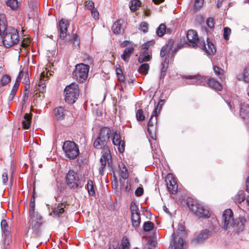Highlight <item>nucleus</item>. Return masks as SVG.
Returning a JSON list of instances; mask_svg holds the SVG:
<instances>
[{
    "instance_id": "f257e3e1",
    "label": "nucleus",
    "mask_w": 249,
    "mask_h": 249,
    "mask_svg": "<svg viewBox=\"0 0 249 249\" xmlns=\"http://www.w3.org/2000/svg\"><path fill=\"white\" fill-rule=\"evenodd\" d=\"M4 34L2 42L7 47H10L18 44L19 41L17 30L11 27H7L6 20L4 14H0V36Z\"/></svg>"
},
{
    "instance_id": "f03ea898",
    "label": "nucleus",
    "mask_w": 249,
    "mask_h": 249,
    "mask_svg": "<svg viewBox=\"0 0 249 249\" xmlns=\"http://www.w3.org/2000/svg\"><path fill=\"white\" fill-rule=\"evenodd\" d=\"M222 219L224 222V228L233 229L235 231H242L245 227L247 220L243 217H240L234 220L233 213L231 209H226L222 215Z\"/></svg>"
},
{
    "instance_id": "7ed1b4c3",
    "label": "nucleus",
    "mask_w": 249,
    "mask_h": 249,
    "mask_svg": "<svg viewBox=\"0 0 249 249\" xmlns=\"http://www.w3.org/2000/svg\"><path fill=\"white\" fill-rule=\"evenodd\" d=\"M107 143L103 142V140L97 138L94 142L93 146L98 149H102L101 152L102 156L100 159L101 165L99 167V172L101 174H103L104 170L107 163L108 166L111 167L112 159L110 154V151L107 145Z\"/></svg>"
},
{
    "instance_id": "20e7f679",
    "label": "nucleus",
    "mask_w": 249,
    "mask_h": 249,
    "mask_svg": "<svg viewBox=\"0 0 249 249\" xmlns=\"http://www.w3.org/2000/svg\"><path fill=\"white\" fill-rule=\"evenodd\" d=\"M184 78L192 80V83L197 85H204L207 82L209 86L216 90H221L222 89V85L213 78H209L206 80V78L200 75L184 76Z\"/></svg>"
},
{
    "instance_id": "39448f33",
    "label": "nucleus",
    "mask_w": 249,
    "mask_h": 249,
    "mask_svg": "<svg viewBox=\"0 0 249 249\" xmlns=\"http://www.w3.org/2000/svg\"><path fill=\"white\" fill-rule=\"evenodd\" d=\"M65 100L70 104L74 103L79 96L78 85L75 83H72L67 86L64 90Z\"/></svg>"
},
{
    "instance_id": "423d86ee",
    "label": "nucleus",
    "mask_w": 249,
    "mask_h": 249,
    "mask_svg": "<svg viewBox=\"0 0 249 249\" xmlns=\"http://www.w3.org/2000/svg\"><path fill=\"white\" fill-rule=\"evenodd\" d=\"M89 66L83 63L76 65L75 70L72 72L74 79L80 82L85 81L88 76Z\"/></svg>"
},
{
    "instance_id": "0eeeda50",
    "label": "nucleus",
    "mask_w": 249,
    "mask_h": 249,
    "mask_svg": "<svg viewBox=\"0 0 249 249\" xmlns=\"http://www.w3.org/2000/svg\"><path fill=\"white\" fill-rule=\"evenodd\" d=\"M187 44L191 47L203 48L205 46L204 40L199 38L197 33L193 30H190L187 32Z\"/></svg>"
},
{
    "instance_id": "6e6552de",
    "label": "nucleus",
    "mask_w": 249,
    "mask_h": 249,
    "mask_svg": "<svg viewBox=\"0 0 249 249\" xmlns=\"http://www.w3.org/2000/svg\"><path fill=\"white\" fill-rule=\"evenodd\" d=\"M63 150L67 157L70 159H75L79 154L77 145L72 141H66L63 145Z\"/></svg>"
},
{
    "instance_id": "1a4fd4ad",
    "label": "nucleus",
    "mask_w": 249,
    "mask_h": 249,
    "mask_svg": "<svg viewBox=\"0 0 249 249\" xmlns=\"http://www.w3.org/2000/svg\"><path fill=\"white\" fill-rule=\"evenodd\" d=\"M188 205L192 212L196 216L198 217L204 218H207L210 216L208 210L206 209L202 204L196 201H193L191 204L188 202Z\"/></svg>"
},
{
    "instance_id": "9d476101",
    "label": "nucleus",
    "mask_w": 249,
    "mask_h": 249,
    "mask_svg": "<svg viewBox=\"0 0 249 249\" xmlns=\"http://www.w3.org/2000/svg\"><path fill=\"white\" fill-rule=\"evenodd\" d=\"M66 179L69 188L74 189L78 187L80 184L78 176L73 171H70L68 172Z\"/></svg>"
},
{
    "instance_id": "9b49d317",
    "label": "nucleus",
    "mask_w": 249,
    "mask_h": 249,
    "mask_svg": "<svg viewBox=\"0 0 249 249\" xmlns=\"http://www.w3.org/2000/svg\"><path fill=\"white\" fill-rule=\"evenodd\" d=\"M160 109L158 110V105L155 108L151 115L149 121L147 124V131L150 135L154 134L156 131L157 124V117L160 113Z\"/></svg>"
},
{
    "instance_id": "f8f14e48",
    "label": "nucleus",
    "mask_w": 249,
    "mask_h": 249,
    "mask_svg": "<svg viewBox=\"0 0 249 249\" xmlns=\"http://www.w3.org/2000/svg\"><path fill=\"white\" fill-rule=\"evenodd\" d=\"M112 142L113 144L117 146L118 151L120 153H123L124 151V142L121 140L120 133L118 131L113 132L112 137Z\"/></svg>"
},
{
    "instance_id": "ddd939ff",
    "label": "nucleus",
    "mask_w": 249,
    "mask_h": 249,
    "mask_svg": "<svg viewBox=\"0 0 249 249\" xmlns=\"http://www.w3.org/2000/svg\"><path fill=\"white\" fill-rule=\"evenodd\" d=\"M167 187L168 191L172 194H175L178 191V184L176 179L172 175L169 174L166 178Z\"/></svg>"
},
{
    "instance_id": "4468645a",
    "label": "nucleus",
    "mask_w": 249,
    "mask_h": 249,
    "mask_svg": "<svg viewBox=\"0 0 249 249\" xmlns=\"http://www.w3.org/2000/svg\"><path fill=\"white\" fill-rule=\"evenodd\" d=\"M111 135V129L107 127H104L100 129L97 138L103 140V142H105L107 143L109 141Z\"/></svg>"
},
{
    "instance_id": "2eb2a0df",
    "label": "nucleus",
    "mask_w": 249,
    "mask_h": 249,
    "mask_svg": "<svg viewBox=\"0 0 249 249\" xmlns=\"http://www.w3.org/2000/svg\"><path fill=\"white\" fill-rule=\"evenodd\" d=\"M68 25L69 23L67 20L62 18L59 21L60 37L62 39H65L67 36Z\"/></svg>"
},
{
    "instance_id": "dca6fc26",
    "label": "nucleus",
    "mask_w": 249,
    "mask_h": 249,
    "mask_svg": "<svg viewBox=\"0 0 249 249\" xmlns=\"http://www.w3.org/2000/svg\"><path fill=\"white\" fill-rule=\"evenodd\" d=\"M176 234L175 233H173L172 240L168 249H177V248L178 249H183V241L182 238H179L178 243H176Z\"/></svg>"
},
{
    "instance_id": "f3484780",
    "label": "nucleus",
    "mask_w": 249,
    "mask_h": 249,
    "mask_svg": "<svg viewBox=\"0 0 249 249\" xmlns=\"http://www.w3.org/2000/svg\"><path fill=\"white\" fill-rule=\"evenodd\" d=\"M152 58V53L149 50L142 51L140 53L138 61L140 63L149 61Z\"/></svg>"
},
{
    "instance_id": "a211bd4d",
    "label": "nucleus",
    "mask_w": 249,
    "mask_h": 249,
    "mask_svg": "<svg viewBox=\"0 0 249 249\" xmlns=\"http://www.w3.org/2000/svg\"><path fill=\"white\" fill-rule=\"evenodd\" d=\"M124 21L122 19H118L115 21L112 26V30L113 33L115 34H119L124 30V27L123 26Z\"/></svg>"
},
{
    "instance_id": "6ab92c4d",
    "label": "nucleus",
    "mask_w": 249,
    "mask_h": 249,
    "mask_svg": "<svg viewBox=\"0 0 249 249\" xmlns=\"http://www.w3.org/2000/svg\"><path fill=\"white\" fill-rule=\"evenodd\" d=\"M207 47L205 43V46L203 48H200L203 50L208 55H213L216 52V49L210 40L207 38Z\"/></svg>"
},
{
    "instance_id": "aec40b11",
    "label": "nucleus",
    "mask_w": 249,
    "mask_h": 249,
    "mask_svg": "<svg viewBox=\"0 0 249 249\" xmlns=\"http://www.w3.org/2000/svg\"><path fill=\"white\" fill-rule=\"evenodd\" d=\"M174 46V41L173 40H169L168 44L163 47H162L160 53V55L161 57H163L166 54L170 52Z\"/></svg>"
},
{
    "instance_id": "412c9836",
    "label": "nucleus",
    "mask_w": 249,
    "mask_h": 249,
    "mask_svg": "<svg viewBox=\"0 0 249 249\" xmlns=\"http://www.w3.org/2000/svg\"><path fill=\"white\" fill-rule=\"evenodd\" d=\"M240 115L244 119H249V105L243 104L241 105Z\"/></svg>"
},
{
    "instance_id": "4be33fe9",
    "label": "nucleus",
    "mask_w": 249,
    "mask_h": 249,
    "mask_svg": "<svg viewBox=\"0 0 249 249\" xmlns=\"http://www.w3.org/2000/svg\"><path fill=\"white\" fill-rule=\"evenodd\" d=\"M132 226L135 229L139 227L141 223L140 213L131 214Z\"/></svg>"
},
{
    "instance_id": "5701e85b",
    "label": "nucleus",
    "mask_w": 249,
    "mask_h": 249,
    "mask_svg": "<svg viewBox=\"0 0 249 249\" xmlns=\"http://www.w3.org/2000/svg\"><path fill=\"white\" fill-rule=\"evenodd\" d=\"M65 208L66 205L64 203L55 204L53 210V214L59 216L65 212Z\"/></svg>"
},
{
    "instance_id": "b1692460",
    "label": "nucleus",
    "mask_w": 249,
    "mask_h": 249,
    "mask_svg": "<svg viewBox=\"0 0 249 249\" xmlns=\"http://www.w3.org/2000/svg\"><path fill=\"white\" fill-rule=\"evenodd\" d=\"M45 76V72H43L41 73L40 79L38 82V90L39 92L43 93L45 91V79L46 78Z\"/></svg>"
},
{
    "instance_id": "393cba45",
    "label": "nucleus",
    "mask_w": 249,
    "mask_h": 249,
    "mask_svg": "<svg viewBox=\"0 0 249 249\" xmlns=\"http://www.w3.org/2000/svg\"><path fill=\"white\" fill-rule=\"evenodd\" d=\"M133 51L134 48L133 47L125 48L123 53L121 55V57L123 60L125 62H128Z\"/></svg>"
},
{
    "instance_id": "a878e982",
    "label": "nucleus",
    "mask_w": 249,
    "mask_h": 249,
    "mask_svg": "<svg viewBox=\"0 0 249 249\" xmlns=\"http://www.w3.org/2000/svg\"><path fill=\"white\" fill-rule=\"evenodd\" d=\"M246 199V195L242 190L239 191L234 197V201L236 203L241 204Z\"/></svg>"
},
{
    "instance_id": "bb28decb",
    "label": "nucleus",
    "mask_w": 249,
    "mask_h": 249,
    "mask_svg": "<svg viewBox=\"0 0 249 249\" xmlns=\"http://www.w3.org/2000/svg\"><path fill=\"white\" fill-rule=\"evenodd\" d=\"M32 114L25 113L22 121L23 127L24 129H28L31 124Z\"/></svg>"
},
{
    "instance_id": "cd10ccee",
    "label": "nucleus",
    "mask_w": 249,
    "mask_h": 249,
    "mask_svg": "<svg viewBox=\"0 0 249 249\" xmlns=\"http://www.w3.org/2000/svg\"><path fill=\"white\" fill-rule=\"evenodd\" d=\"M0 226L3 235H8L10 233L11 227L8 225L6 220L3 219L0 223Z\"/></svg>"
},
{
    "instance_id": "c85d7f7f",
    "label": "nucleus",
    "mask_w": 249,
    "mask_h": 249,
    "mask_svg": "<svg viewBox=\"0 0 249 249\" xmlns=\"http://www.w3.org/2000/svg\"><path fill=\"white\" fill-rule=\"evenodd\" d=\"M64 111L63 107H59L55 108L54 110V115L57 120H61L64 118Z\"/></svg>"
},
{
    "instance_id": "c756f323",
    "label": "nucleus",
    "mask_w": 249,
    "mask_h": 249,
    "mask_svg": "<svg viewBox=\"0 0 249 249\" xmlns=\"http://www.w3.org/2000/svg\"><path fill=\"white\" fill-rule=\"evenodd\" d=\"M89 195L93 196L95 195V186L93 182L91 180H89L86 187Z\"/></svg>"
},
{
    "instance_id": "7c9ffc66",
    "label": "nucleus",
    "mask_w": 249,
    "mask_h": 249,
    "mask_svg": "<svg viewBox=\"0 0 249 249\" xmlns=\"http://www.w3.org/2000/svg\"><path fill=\"white\" fill-rule=\"evenodd\" d=\"M210 235V231L207 230H205L196 237L198 242H202L205 239L208 238Z\"/></svg>"
},
{
    "instance_id": "2f4dec72",
    "label": "nucleus",
    "mask_w": 249,
    "mask_h": 249,
    "mask_svg": "<svg viewBox=\"0 0 249 249\" xmlns=\"http://www.w3.org/2000/svg\"><path fill=\"white\" fill-rule=\"evenodd\" d=\"M120 167V175L123 179H126L128 177V174L127 170L123 163L119 164Z\"/></svg>"
},
{
    "instance_id": "473e14b6",
    "label": "nucleus",
    "mask_w": 249,
    "mask_h": 249,
    "mask_svg": "<svg viewBox=\"0 0 249 249\" xmlns=\"http://www.w3.org/2000/svg\"><path fill=\"white\" fill-rule=\"evenodd\" d=\"M149 70V64L147 63H144L140 65L139 68V72L143 74L146 75Z\"/></svg>"
},
{
    "instance_id": "72a5a7b5",
    "label": "nucleus",
    "mask_w": 249,
    "mask_h": 249,
    "mask_svg": "<svg viewBox=\"0 0 249 249\" xmlns=\"http://www.w3.org/2000/svg\"><path fill=\"white\" fill-rule=\"evenodd\" d=\"M129 247L130 243L128 239L126 237H124L119 249H129Z\"/></svg>"
},
{
    "instance_id": "f704fd0d",
    "label": "nucleus",
    "mask_w": 249,
    "mask_h": 249,
    "mask_svg": "<svg viewBox=\"0 0 249 249\" xmlns=\"http://www.w3.org/2000/svg\"><path fill=\"white\" fill-rule=\"evenodd\" d=\"M168 64L169 60L167 58H165L164 62L162 63V68L161 70V73L160 76V79L165 76V73L168 68Z\"/></svg>"
},
{
    "instance_id": "c9c22d12",
    "label": "nucleus",
    "mask_w": 249,
    "mask_h": 249,
    "mask_svg": "<svg viewBox=\"0 0 249 249\" xmlns=\"http://www.w3.org/2000/svg\"><path fill=\"white\" fill-rule=\"evenodd\" d=\"M141 4L140 1L138 0H132L130 1V8L131 10L135 11L140 7Z\"/></svg>"
},
{
    "instance_id": "e433bc0d",
    "label": "nucleus",
    "mask_w": 249,
    "mask_h": 249,
    "mask_svg": "<svg viewBox=\"0 0 249 249\" xmlns=\"http://www.w3.org/2000/svg\"><path fill=\"white\" fill-rule=\"evenodd\" d=\"M166 30V26L164 24L161 23L159 27L157 29V35L159 36H162L165 33Z\"/></svg>"
},
{
    "instance_id": "4c0bfd02",
    "label": "nucleus",
    "mask_w": 249,
    "mask_h": 249,
    "mask_svg": "<svg viewBox=\"0 0 249 249\" xmlns=\"http://www.w3.org/2000/svg\"><path fill=\"white\" fill-rule=\"evenodd\" d=\"M154 224L151 221H147L143 224V230L145 231H149L154 228Z\"/></svg>"
},
{
    "instance_id": "58836bf2",
    "label": "nucleus",
    "mask_w": 249,
    "mask_h": 249,
    "mask_svg": "<svg viewBox=\"0 0 249 249\" xmlns=\"http://www.w3.org/2000/svg\"><path fill=\"white\" fill-rule=\"evenodd\" d=\"M130 209L131 214L140 213L138 206L134 202H132L130 204Z\"/></svg>"
},
{
    "instance_id": "ea45409f",
    "label": "nucleus",
    "mask_w": 249,
    "mask_h": 249,
    "mask_svg": "<svg viewBox=\"0 0 249 249\" xmlns=\"http://www.w3.org/2000/svg\"><path fill=\"white\" fill-rule=\"evenodd\" d=\"M6 5L13 9L18 7V3L17 0H8L6 1Z\"/></svg>"
},
{
    "instance_id": "a19ab883",
    "label": "nucleus",
    "mask_w": 249,
    "mask_h": 249,
    "mask_svg": "<svg viewBox=\"0 0 249 249\" xmlns=\"http://www.w3.org/2000/svg\"><path fill=\"white\" fill-rule=\"evenodd\" d=\"M11 80L10 76L8 75H4L2 76L0 81L1 86H5Z\"/></svg>"
},
{
    "instance_id": "79ce46f5",
    "label": "nucleus",
    "mask_w": 249,
    "mask_h": 249,
    "mask_svg": "<svg viewBox=\"0 0 249 249\" xmlns=\"http://www.w3.org/2000/svg\"><path fill=\"white\" fill-rule=\"evenodd\" d=\"M136 119L139 121H142L145 119V116L142 109H139L136 114Z\"/></svg>"
},
{
    "instance_id": "37998d69",
    "label": "nucleus",
    "mask_w": 249,
    "mask_h": 249,
    "mask_svg": "<svg viewBox=\"0 0 249 249\" xmlns=\"http://www.w3.org/2000/svg\"><path fill=\"white\" fill-rule=\"evenodd\" d=\"M213 69L215 74L218 76L220 79H222L223 77L224 71L217 66H214Z\"/></svg>"
},
{
    "instance_id": "c03bdc74",
    "label": "nucleus",
    "mask_w": 249,
    "mask_h": 249,
    "mask_svg": "<svg viewBox=\"0 0 249 249\" xmlns=\"http://www.w3.org/2000/svg\"><path fill=\"white\" fill-rule=\"evenodd\" d=\"M71 43H72L73 46L76 48L79 46L80 38L76 34H74L72 36V38L71 39Z\"/></svg>"
},
{
    "instance_id": "a18cd8bd",
    "label": "nucleus",
    "mask_w": 249,
    "mask_h": 249,
    "mask_svg": "<svg viewBox=\"0 0 249 249\" xmlns=\"http://www.w3.org/2000/svg\"><path fill=\"white\" fill-rule=\"evenodd\" d=\"M18 87L19 86H18L17 84H14V86L13 87L11 91L10 95L9 96V100L11 101L14 99Z\"/></svg>"
},
{
    "instance_id": "49530a36",
    "label": "nucleus",
    "mask_w": 249,
    "mask_h": 249,
    "mask_svg": "<svg viewBox=\"0 0 249 249\" xmlns=\"http://www.w3.org/2000/svg\"><path fill=\"white\" fill-rule=\"evenodd\" d=\"M243 80L245 82L249 83V66L247 67L244 70Z\"/></svg>"
},
{
    "instance_id": "de8ad7c7",
    "label": "nucleus",
    "mask_w": 249,
    "mask_h": 249,
    "mask_svg": "<svg viewBox=\"0 0 249 249\" xmlns=\"http://www.w3.org/2000/svg\"><path fill=\"white\" fill-rule=\"evenodd\" d=\"M3 244L5 246H8L12 241L10 233L8 235H3Z\"/></svg>"
},
{
    "instance_id": "09e8293b",
    "label": "nucleus",
    "mask_w": 249,
    "mask_h": 249,
    "mask_svg": "<svg viewBox=\"0 0 249 249\" xmlns=\"http://www.w3.org/2000/svg\"><path fill=\"white\" fill-rule=\"evenodd\" d=\"M231 33V30L228 27H225L224 29V37L225 40L229 39V36Z\"/></svg>"
},
{
    "instance_id": "8fccbe9b",
    "label": "nucleus",
    "mask_w": 249,
    "mask_h": 249,
    "mask_svg": "<svg viewBox=\"0 0 249 249\" xmlns=\"http://www.w3.org/2000/svg\"><path fill=\"white\" fill-rule=\"evenodd\" d=\"M206 23L207 26L211 29H213L214 26V21L213 18H209L207 19Z\"/></svg>"
},
{
    "instance_id": "3c124183",
    "label": "nucleus",
    "mask_w": 249,
    "mask_h": 249,
    "mask_svg": "<svg viewBox=\"0 0 249 249\" xmlns=\"http://www.w3.org/2000/svg\"><path fill=\"white\" fill-rule=\"evenodd\" d=\"M148 23L145 22H142L140 26V29L144 33L148 31Z\"/></svg>"
},
{
    "instance_id": "603ef678",
    "label": "nucleus",
    "mask_w": 249,
    "mask_h": 249,
    "mask_svg": "<svg viewBox=\"0 0 249 249\" xmlns=\"http://www.w3.org/2000/svg\"><path fill=\"white\" fill-rule=\"evenodd\" d=\"M35 203H30V215L31 216H35Z\"/></svg>"
},
{
    "instance_id": "864d4df0",
    "label": "nucleus",
    "mask_w": 249,
    "mask_h": 249,
    "mask_svg": "<svg viewBox=\"0 0 249 249\" xmlns=\"http://www.w3.org/2000/svg\"><path fill=\"white\" fill-rule=\"evenodd\" d=\"M85 6L89 10H91L94 9V3L90 0H87L85 2Z\"/></svg>"
},
{
    "instance_id": "5fc2aeb1",
    "label": "nucleus",
    "mask_w": 249,
    "mask_h": 249,
    "mask_svg": "<svg viewBox=\"0 0 249 249\" xmlns=\"http://www.w3.org/2000/svg\"><path fill=\"white\" fill-rule=\"evenodd\" d=\"M204 0H195V7L196 9L200 8L203 4Z\"/></svg>"
},
{
    "instance_id": "6e6d98bb",
    "label": "nucleus",
    "mask_w": 249,
    "mask_h": 249,
    "mask_svg": "<svg viewBox=\"0 0 249 249\" xmlns=\"http://www.w3.org/2000/svg\"><path fill=\"white\" fill-rule=\"evenodd\" d=\"M31 42V40L29 39L24 38L21 41V46L23 47L26 48L28 47Z\"/></svg>"
},
{
    "instance_id": "4d7b16f0",
    "label": "nucleus",
    "mask_w": 249,
    "mask_h": 249,
    "mask_svg": "<svg viewBox=\"0 0 249 249\" xmlns=\"http://www.w3.org/2000/svg\"><path fill=\"white\" fill-rule=\"evenodd\" d=\"M23 73L22 71H20L19 72L18 75V77L16 80L15 84H16V85L17 84L18 86L19 85V83L20 82L21 78L23 77Z\"/></svg>"
},
{
    "instance_id": "13d9d810",
    "label": "nucleus",
    "mask_w": 249,
    "mask_h": 249,
    "mask_svg": "<svg viewBox=\"0 0 249 249\" xmlns=\"http://www.w3.org/2000/svg\"><path fill=\"white\" fill-rule=\"evenodd\" d=\"M91 15L95 19H98L99 13L95 8L91 10Z\"/></svg>"
},
{
    "instance_id": "bf43d9fd",
    "label": "nucleus",
    "mask_w": 249,
    "mask_h": 249,
    "mask_svg": "<svg viewBox=\"0 0 249 249\" xmlns=\"http://www.w3.org/2000/svg\"><path fill=\"white\" fill-rule=\"evenodd\" d=\"M143 193V189L142 188L138 187L135 191V195L137 196H141Z\"/></svg>"
},
{
    "instance_id": "052dcab7",
    "label": "nucleus",
    "mask_w": 249,
    "mask_h": 249,
    "mask_svg": "<svg viewBox=\"0 0 249 249\" xmlns=\"http://www.w3.org/2000/svg\"><path fill=\"white\" fill-rule=\"evenodd\" d=\"M124 191L126 192H128L130 189H131V185L130 184L129 182H128V181H127L126 182V184H124L123 185H122L121 186V188H122V189H124Z\"/></svg>"
},
{
    "instance_id": "680f3d73",
    "label": "nucleus",
    "mask_w": 249,
    "mask_h": 249,
    "mask_svg": "<svg viewBox=\"0 0 249 249\" xmlns=\"http://www.w3.org/2000/svg\"><path fill=\"white\" fill-rule=\"evenodd\" d=\"M150 45V43L149 42L144 43L142 45V51L143 50H148V48Z\"/></svg>"
},
{
    "instance_id": "e2e57ef3",
    "label": "nucleus",
    "mask_w": 249,
    "mask_h": 249,
    "mask_svg": "<svg viewBox=\"0 0 249 249\" xmlns=\"http://www.w3.org/2000/svg\"><path fill=\"white\" fill-rule=\"evenodd\" d=\"M2 180L3 183H5L8 181V176L6 173H3L2 174Z\"/></svg>"
},
{
    "instance_id": "0e129e2a",
    "label": "nucleus",
    "mask_w": 249,
    "mask_h": 249,
    "mask_svg": "<svg viewBox=\"0 0 249 249\" xmlns=\"http://www.w3.org/2000/svg\"><path fill=\"white\" fill-rule=\"evenodd\" d=\"M118 243L117 242H114L113 244L110 245L108 249H117Z\"/></svg>"
},
{
    "instance_id": "69168bd1",
    "label": "nucleus",
    "mask_w": 249,
    "mask_h": 249,
    "mask_svg": "<svg viewBox=\"0 0 249 249\" xmlns=\"http://www.w3.org/2000/svg\"><path fill=\"white\" fill-rule=\"evenodd\" d=\"M246 191L249 192V174L246 181Z\"/></svg>"
},
{
    "instance_id": "338daca9",
    "label": "nucleus",
    "mask_w": 249,
    "mask_h": 249,
    "mask_svg": "<svg viewBox=\"0 0 249 249\" xmlns=\"http://www.w3.org/2000/svg\"><path fill=\"white\" fill-rule=\"evenodd\" d=\"M130 43L128 41H124L121 44V46L122 47H125L129 45Z\"/></svg>"
},
{
    "instance_id": "774afa93",
    "label": "nucleus",
    "mask_w": 249,
    "mask_h": 249,
    "mask_svg": "<svg viewBox=\"0 0 249 249\" xmlns=\"http://www.w3.org/2000/svg\"><path fill=\"white\" fill-rule=\"evenodd\" d=\"M119 80L120 82H124L125 79L124 76L123 75V74H121L120 75L118 76Z\"/></svg>"
}]
</instances>
